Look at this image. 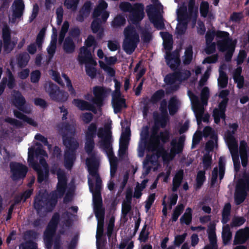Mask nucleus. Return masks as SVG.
Instances as JSON below:
<instances>
[{
	"label": "nucleus",
	"mask_w": 249,
	"mask_h": 249,
	"mask_svg": "<svg viewBox=\"0 0 249 249\" xmlns=\"http://www.w3.org/2000/svg\"><path fill=\"white\" fill-rule=\"evenodd\" d=\"M63 128L67 131L62 136L63 144L66 147L64 164L65 168L70 170L76 160V152L79 147V143L74 138L75 130L72 125L65 122L63 124Z\"/></svg>",
	"instance_id": "1"
},
{
	"label": "nucleus",
	"mask_w": 249,
	"mask_h": 249,
	"mask_svg": "<svg viewBox=\"0 0 249 249\" xmlns=\"http://www.w3.org/2000/svg\"><path fill=\"white\" fill-rule=\"evenodd\" d=\"M57 202V197L54 193L52 192L50 196L46 190L40 191L35 198L34 207L38 213L44 207L48 211H51L54 208Z\"/></svg>",
	"instance_id": "2"
},
{
	"label": "nucleus",
	"mask_w": 249,
	"mask_h": 249,
	"mask_svg": "<svg viewBox=\"0 0 249 249\" xmlns=\"http://www.w3.org/2000/svg\"><path fill=\"white\" fill-rule=\"evenodd\" d=\"M167 65L170 69L175 71L178 81H182L187 80L191 75L188 70L181 71L178 69L180 64V54L178 50L176 49L172 53H167L165 57Z\"/></svg>",
	"instance_id": "3"
},
{
	"label": "nucleus",
	"mask_w": 249,
	"mask_h": 249,
	"mask_svg": "<svg viewBox=\"0 0 249 249\" xmlns=\"http://www.w3.org/2000/svg\"><path fill=\"white\" fill-rule=\"evenodd\" d=\"M248 192H249V174L245 172L243 174L242 178L238 180L235 186L234 202L236 205H240L244 201Z\"/></svg>",
	"instance_id": "4"
},
{
	"label": "nucleus",
	"mask_w": 249,
	"mask_h": 249,
	"mask_svg": "<svg viewBox=\"0 0 249 249\" xmlns=\"http://www.w3.org/2000/svg\"><path fill=\"white\" fill-rule=\"evenodd\" d=\"M86 164L89 174L95 178V186L93 188V192H101L102 181L98 173L99 163L97 160L93 156L87 159Z\"/></svg>",
	"instance_id": "5"
},
{
	"label": "nucleus",
	"mask_w": 249,
	"mask_h": 249,
	"mask_svg": "<svg viewBox=\"0 0 249 249\" xmlns=\"http://www.w3.org/2000/svg\"><path fill=\"white\" fill-rule=\"evenodd\" d=\"M109 92V89L106 87L95 86L93 88V94L94 97L92 98L91 102L97 107L101 108L104 105V100Z\"/></svg>",
	"instance_id": "6"
},
{
	"label": "nucleus",
	"mask_w": 249,
	"mask_h": 249,
	"mask_svg": "<svg viewBox=\"0 0 249 249\" xmlns=\"http://www.w3.org/2000/svg\"><path fill=\"white\" fill-rule=\"evenodd\" d=\"M56 175L58 182L56 186V192H53L58 198L62 197L65 194L67 187V179L65 173L61 169L57 171Z\"/></svg>",
	"instance_id": "7"
},
{
	"label": "nucleus",
	"mask_w": 249,
	"mask_h": 249,
	"mask_svg": "<svg viewBox=\"0 0 249 249\" xmlns=\"http://www.w3.org/2000/svg\"><path fill=\"white\" fill-rule=\"evenodd\" d=\"M10 168L13 180L25 178L28 172V168L19 162H11L10 163Z\"/></svg>",
	"instance_id": "8"
},
{
	"label": "nucleus",
	"mask_w": 249,
	"mask_h": 249,
	"mask_svg": "<svg viewBox=\"0 0 249 249\" xmlns=\"http://www.w3.org/2000/svg\"><path fill=\"white\" fill-rule=\"evenodd\" d=\"M2 38L3 42L4 51L10 53L14 48L15 43L11 41V34L9 27L5 25L2 29Z\"/></svg>",
	"instance_id": "9"
},
{
	"label": "nucleus",
	"mask_w": 249,
	"mask_h": 249,
	"mask_svg": "<svg viewBox=\"0 0 249 249\" xmlns=\"http://www.w3.org/2000/svg\"><path fill=\"white\" fill-rule=\"evenodd\" d=\"M144 6L142 3H136L134 4V9L130 12L129 18L132 24L139 23L144 17Z\"/></svg>",
	"instance_id": "10"
},
{
	"label": "nucleus",
	"mask_w": 249,
	"mask_h": 249,
	"mask_svg": "<svg viewBox=\"0 0 249 249\" xmlns=\"http://www.w3.org/2000/svg\"><path fill=\"white\" fill-rule=\"evenodd\" d=\"M131 135L130 129L129 127L126 128L124 132H123L119 142V156L120 157L124 156L128 149L129 141Z\"/></svg>",
	"instance_id": "11"
},
{
	"label": "nucleus",
	"mask_w": 249,
	"mask_h": 249,
	"mask_svg": "<svg viewBox=\"0 0 249 249\" xmlns=\"http://www.w3.org/2000/svg\"><path fill=\"white\" fill-rule=\"evenodd\" d=\"M36 145L38 146L36 149L31 147L28 149V162L29 165L34 164V163H38L35 160V157L36 158L41 156L47 155L46 152L42 149V145L39 142H36Z\"/></svg>",
	"instance_id": "12"
},
{
	"label": "nucleus",
	"mask_w": 249,
	"mask_h": 249,
	"mask_svg": "<svg viewBox=\"0 0 249 249\" xmlns=\"http://www.w3.org/2000/svg\"><path fill=\"white\" fill-rule=\"evenodd\" d=\"M140 41V37L136 36L132 38H124L123 43V49L127 54H131L135 50Z\"/></svg>",
	"instance_id": "13"
},
{
	"label": "nucleus",
	"mask_w": 249,
	"mask_h": 249,
	"mask_svg": "<svg viewBox=\"0 0 249 249\" xmlns=\"http://www.w3.org/2000/svg\"><path fill=\"white\" fill-rule=\"evenodd\" d=\"M13 12L12 15V22L14 23L17 18L22 17L25 9V5L23 0H15L13 4Z\"/></svg>",
	"instance_id": "14"
},
{
	"label": "nucleus",
	"mask_w": 249,
	"mask_h": 249,
	"mask_svg": "<svg viewBox=\"0 0 249 249\" xmlns=\"http://www.w3.org/2000/svg\"><path fill=\"white\" fill-rule=\"evenodd\" d=\"M37 173V181L38 183H42L43 181H48L49 177V170L48 167L42 169L38 163L30 165Z\"/></svg>",
	"instance_id": "15"
},
{
	"label": "nucleus",
	"mask_w": 249,
	"mask_h": 249,
	"mask_svg": "<svg viewBox=\"0 0 249 249\" xmlns=\"http://www.w3.org/2000/svg\"><path fill=\"white\" fill-rule=\"evenodd\" d=\"M159 127H157L156 131L154 129L152 132V138L154 140L155 143L157 144H163L169 142L170 134L169 130H165L160 132L157 135Z\"/></svg>",
	"instance_id": "16"
},
{
	"label": "nucleus",
	"mask_w": 249,
	"mask_h": 249,
	"mask_svg": "<svg viewBox=\"0 0 249 249\" xmlns=\"http://www.w3.org/2000/svg\"><path fill=\"white\" fill-rule=\"evenodd\" d=\"M215 231V227L214 224H211L208 226V234L210 245L205 246L204 249H217V238Z\"/></svg>",
	"instance_id": "17"
},
{
	"label": "nucleus",
	"mask_w": 249,
	"mask_h": 249,
	"mask_svg": "<svg viewBox=\"0 0 249 249\" xmlns=\"http://www.w3.org/2000/svg\"><path fill=\"white\" fill-rule=\"evenodd\" d=\"M249 239V227L238 230L235 235L233 245L243 244Z\"/></svg>",
	"instance_id": "18"
},
{
	"label": "nucleus",
	"mask_w": 249,
	"mask_h": 249,
	"mask_svg": "<svg viewBox=\"0 0 249 249\" xmlns=\"http://www.w3.org/2000/svg\"><path fill=\"white\" fill-rule=\"evenodd\" d=\"M185 137L184 136H181L178 141L176 139H173L171 142V152L173 153L174 155L179 154L182 153L184 147V142Z\"/></svg>",
	"instance_id": "19"
},
{
	"label": "nucleus",
	"mask_w": 249,
	"mask_h": 249,
	"mask_svg": "<svg viewBox=\"0 0 249 249\" xmlns=\"http://www.w3.org/2000/svg\"><path fill=\"white\" fill-rule=\"evenodd\" d=\"M16 94L14 96L13 104L20 111L27 113L25 105L26 100L24 96L19 91H15Z\"/></svg>",
	"instance_id": "20"
},
{
	"label": "nucleus",
	"mask_w": 249,
	"mask_h": 249,
	"mask_svg": "<svg viewBox=\"0 0 249 249\" xmlns=\"http://www.w3.org/2000/svg\"><path fill=\"white\" fill-rule=\"evenodd\" d=\"M80 51L84 55H78V60L80 63L84 64L89 63L91 64H96V62L92 57L91 53L90 50H89L87 47H81Z\"/></svg>",
	"instance_id": "21"
},
{
	"label": "nucleus",
	"mask_w": 249,
	"mask_h": 249,
	"mask_svg": "<svg viewBox=\"0 0 249 249\" xmlns=\"http://www.w3.org/2000/svg\"><path fill=\"white\" fill-rule=\"evenodd\" d=\"M229 36V34L227 32L215 31L214 30H208L205 35L206 43L213 42V41L215 36L218 38H222L228 37Z\"/></svg>",
	"instance_id": "22"
},
{
	"label": "nucleus",
	"mask_w": 249,
	"mask_h": 249,
	"mask_svg": "<svg viewBox=\"0 0 249 249\" xmlns=\"http://www.w3.org/2000/svg\"><path fill=\"white\" fill-rule=\"evenodd\" d=\"M88 184L89 190L92 194L94 208L102 207L103 201L101 193V192H93L94 184L90 178H88Z\"/></svg>",
	"instance_id": "23"
},
{
	"label": "nucleus",
	"mask_w": 249,
	"mask_h": 249,
	"mask_svg": "<svg viewBox=\"0 0 249 249\" xmlns=\"http://www.w3.org/2000/svg\"><path fill=\"white\" fill-rule=\"evenodd\" d=\"M91 5L92 3L90 1H87L84 3L76 17V20L78 21L83 22L84 18L89 16L91 10Z\"/></svg>",
	"instance_id": "24"
},
{
	"label": "nucleus",
	"mask_w": 249,
	"mask_h": 249,
	"mask_svg": "<svg viewBox=\"0 0 249 249\" xmlns=\"http://www.w3.org/2000/svg\"><path fill=\"white\" fill-rule=\"evenodd\" d=\"M73 102L74 105L81 110H89L92 111L93 113H96V109L95 107L89 103L81 99H74Z\"/></svg>",
	"instance_id": "25"
},
{
	"label": "nucleus",
	"mask_w": 249,
	"mask_h": 249,
	"mask_svg": "<svg viewBox=\"0 0 249 249\" xmlns=\"http://www.w3.org/2000/svg\"><path fill=\"white\" fill-rule=\"evenodd\" d=\"M200 101L193 104V109L196 118L197 123L198 125L201 124L202 116L204 112V106Z\"/></svg>",
	"instance_id": "26"
},
{
	"label": "nucleus",
	"mask_w": 249,
	"mask_h": 249,
	"mask_svg": "<svg viewBox=\"0 0 249 249\" xmlns=\"http://www.w3.org/2000/svg\"><path fill=\"white\" fill-rule=\"evenodd\" d=\"M231 153L232 156L234 169L236 171L239 170L240 168V163L238 154V145L237 144L233 145L232 148H230Z\"/></svg>",
	"instance_id": "27"
},
{
	"label": "nucleus",
	"mask_w": 249,
	"mask_h": 249,
	"mask_svg": "<svg viewBox=\"0 0 249 249\" xmlns=\"http://www.w3.org/2000/svg\"><path fill=\"white\" fill-rule=\"evenodd\" d=\"M101 145L106 151L109 158H115L109 137H106L105 140L102 141Z\"/></svg>",
	"instance_id": "28"
},
{
	"label": "nucleus",
	"mask_w": 249,
	"mask_h": 249,
	"mask_svg": "<svg viewBox=\"0 0 249 249\" xmlns=\"http://www.w3.org/2000/svg\"><path fill=\"white\" fill-rule=\"evenodd\" d=\"M165 92L162 89H160L156 91L149 99V102L153 105L157 104L161 101L165 97Z\"/></svg>",
	"instance_id": "29"
},
{
	"label": "nucleus",
	"mask_w": 249,
	"mask_h": 249,
	"mask_svg": "<svg viewBox=\"0 0 249 249\" xmlns=\"http://www.w3.org/2000/svg\"><path fill=\"white\" fill-rule=\"evenodd\" d=\"M112 105L115 113H118L121 112L123 108L127 107L126 101L124 98L112 101Z\"/></svg>",
	"instance_id": "30"
},
{
	"label": "nucleus",
	"mask_w": 249,
	"mask_h": 249,
	"mask_svg": "<svg viewBox=\"0 0 249 249\" xmlns=\"http://www.w3.org/2000/svg\"><path fill=\"white\" fill-rule=\"evenodd\" d=\"M232 233L229 225L223 226L222 232V238L224 245H228L231 239Z\"/></svg>",
	"instance_id": "31"
},
{
	"label": "nucleus",
	"mask_w": 249,
	"mask_h": 249,
	"mask_svg": "<svg viewBox=\"0 0 249 249\" xmlns=\"http://www.w3.org/2000/svg\"><path fill=\"white\" fill-rule=\"evenodd\" d=\"M75 45L72 39L70 37H67L64 42L63 49L67 53H71L75 50Z\"/></svg>",
	"instance_id": "32"
},
{
	"label": "nucleus",
	"mask_w": 249,
	"mask_h": 249,
	"mask_svg": "<svg viewBox=\"0 0 249 249\" xmlns=\"http://www.w3.org/2000/svg\"><path fill=\"white\" fill-rule=\"evenodd\" d=\"M192 221V210L188 207L186 209L185 212L180 218V223L181 225H189Z\"/></svg>",
	"instance_id": "33"
},
{
	"label": "nucleus",
	"mask_w": 249,
	"mask_h": 249,
	"mask_svg": "<svg viewBox=\"0 0 249 249\" xmlns=\"http://www.w3.org/2000/svg\"><path fill=\"white\" fill-rule=\"evenodd\" d=\"M178 101L176 97L170 98L168 104V109L169 114L171 116L174 115L178 110Z\"/></svg>",
	"instance_id": "34"
},
{
	"label": "nucleus",
	"mask_w": 249,
	"mask_h": 249,
	"mask_svg": "<svg viewBox=\"0 0 249 249\" xmlns=\"http://www.w3.org/2000/svg\"><path fill=\"white\" fill-rule=\"evenodd\" d=\"M53 35H54V39L51 41V45L47 48V52L49 54L50 59H51L54 55L56 49V40H57V32L56 30L53 28Z\"/></svg>",
	"instance_id": "35"
},
{
	"label": "nucleus",
	"mask_w": 249,
	"mask_h": 249,
	"mask_svg": "<svg viewBox=\"0 0 249 249\" xmlns=\"http://www.w3.org/2000/svg\"><path fill=\"white\" fill-rule=\"evenodd\" d=\"M54 234V233L45 230L44 232V240L46 249H52L53 244V237Z\"/></svg>",
	"instance_id": "36"
},
{
	"label": "nucleus",
	"mask_w": 249,
	"mask_h": 249,
	"mask_svg": "<svg viewBox=\"0 0 249 249\" xmlns=\"http://www.w3.org/2000/svg\"><path fill=\"white\" fill-rule=\"evenodd\" d=\"M154 119L156 124H160L162 128H164L166 126L167 121L169 120L168 114L162 115L160 116L157 114L154 113Z\"/></svg>",
	"instance_id": "37"
},
{
	"label": "nucleus",
	"mask_w": 249,
	"mask_h": 249,
	"mask_svg": "<svg viewBox=\"0 0 249 249\" xmlns=\"http://www.w3.org/2000/svg\"><path fill=\"white\" fill-rule=\"evenodd\" d=\"M97 132V125L95 123H91L88 126L85 132V138L94 139Z\"/></svg>",
	"instance_id": "38"
},
{
	"label": "nucleus",
	"mask_w": 249,
	"mask_h": 249,
	"mask_svg": "<svg viewBox=\"0 0 249 249\" xmlns=\"http://www.w3.org/2000/svg\"><path fill=\"white\" fill-rule=\"evenodd\" d=\"M206 171L205 170H199L196 175V189H199L203 185L206 181V177L205 176Z\"/></svg>",
	"instance_id": "39"
},
{
	"label": "nucleus",
	"mask_w": 249,
	"mask_h": 249,
	"mask_svg": "<svg viewBox=\"0 0 249 249\" xmlns=\"http://www.w3.org/2000/svg\"><path fill=\"white\" fill-rule=\"evenodd\" d=\"M231 211V205L230 203H226L222 210L221 222L226 224L230 220V216Z\"/></svg>",
	"instance_id": "40"
},
{
	"label": "nucleus",
	"mask_w": 249,
	"mask_h": 249,
	"mask_svg": "<svg viewBox=\"0 0 249 249\" xmlns=\"http://www.w3.org/2000/svg\"><path fill=\"white\" fill-rule=\"evenodd\" d=\"M29 59L30 56L26 53L19 54L17 57V64L18 67L20 68L25 67L29 62Z\"/></svg>",
	"instance_id": "41"
},
{
	"label": "nucleus",
	"mask_w": 249,
	"mask_h": 249,
	"mask_svg": "<svg viewBox=\"0 0 249 249\" xmlns=\"http://www.w3.org/2000/svg\"><path fill=\"white\" fill-rule=\"evenodd\" d=\"M187 8L186 7H184L182 9H180L179 15H181V13H182V18L184 17L185 16L186 18H188L190 19H192L193 22H196L198 15V7H196V10L192 11L191 13H188V14L187 15Z\"/></svg>",
	"instance_id": "42"
},
{
	"label": "nucleus",
	"mask_w": 249,
	"mask_h": 249,
	"mask_svg": "<svg viewBox=\"0 0 249 249\" xmlns=\"http://www.w3.org/2000/svg\"><path fill=\"white\" fill-rule=\"evenodd\" d=\"M188 22L185 16L181 18V21L178 24L176 32L178 35L181 36L185 34L187 27Z\"/></svg>",
	"instance_id": "43"
},
{
	"label": "nucleus",
	"mask_w": 249,
	"mask_h": 249,
	"mask_svg": "<svg viewBox=\"0 0 249 249\" xmlns=\"http://www.w3.org/2000/svg\"><path fill=\"white\" fill-rule=\"evenodd\" d=\"M228 83V77L225 72L221 70H219V76L218 78V85L221 89L227 87Z\"/></svg>",
	"instance_id": "44"
},
{
	"label": "nucleus",
	"mask_w": 249,
	"mask_h": 249,
	"mask_svg": "<svg viewBox=\"0 0 249 249\" xmlns=\"http://www.w3.org/2000/svg\"><path fill=\"white\" fill-rule=\"evenodd\" d=\"M126 23V20L124 17L121 14L117 15L112 21L111 22V26L113 28H119L124 26Z\"/></svg>",
	"instance_id": "45"
},
{
	"label": "nucleus",
	"mask_w": 249,
	"mask_h": 249,
	"mask_svg": "<svg viewBox=\"0 0 249 249\" xmlns=\"http://www.w3.org/2000/svg\"><path fill=\"white\" fill-rule=\"evenodd\" d=\"M184 209L183 204H178L175 208L172 214V222H176L178 220V217L182 213Z\"/></svg>",
	"instance_id": "46"
},
{
	"label": "nucleus",
	"mask_w": 249,
	"mask_h": 249,
	"mask_svg": "<svg viewBox=\"0 0 249 249\" xmlns=\"http://www.w3.org/2000/svg\"><path fill=\"white\" fill-rule=\"evenodd\" d=\"M85 150L87 153L90 155L92 154L95 147L94 140V139L89 138H85Z\"/></svg>",
	"instance_id": "47"
},
{
	"label": "nucleus",
	"mask_w": 249,
	"mask_h": 249,
	"mask_svg": "<svg viewBox=\"0 0 249 249\" xmlns=\"http://www.w3.org/2000/svg\"><path fill=\"white\" fill-rule=\"evenodd\" d=\"M213 117L214 122L216 124H218L220 122V119L223 120L226 119V114L221 111L218 110L217 108L213 109Z\"/></svg>",
	"instance_id": "48"
},
{
	"label": "nucleus",
	"mask_w": 249,
	"mask_h": 249,
	"mask_svg": "<svg viewBox=\"0 0 249 249\" xmlns=\"http://www.w3.org/2000/svg\"><path fill=\"white\" fill-rule=\"evenodd\" d=\"M210 96V90L207 87H204L200 93V101L203 105H207Z\"/></svg>",
	"instance_id": "49"
},
{
	"label": "nucleus",
	"mask_w": 249,
	"mask_h": 249,
	"mask_svg": "<svg viewBox=\"0 0 249 249\" xmlns=\"http://www.w3.org/2000/svg\"><path fill=\"white\" fill-rule=\"evenodd\" d=\"M124 38H132L135 36L139 37V34L136 32L135 28L131 26H129L126 27L124 30Z\"/></svg>",
	"instance_id": "50"
},
{
	"label": "nucleus",
	"mask_w": 249,
	"mask_h": 249,
	"mask_svg": "<svg viewBox=\"0 0 249 249\" xmlns=\"http://www.w3.org/2000/svg\"><path fill=\"white\" fill-rule=\"evenodd\" d=\"M69 94L68 92L59 89L58 93L55 96L53 101L63 103L67 100Z\"/></svg>",
	"instance_id": "51"
},
{
	"label": "nucleus",
	"mask_w": 249,
	"mask_h": 249,
	"mask_svg": "<svg viewBox=\"0 0 249 249\" xmlns=\"http://www.w3.org/2000/svg\"><path fill=\"white\" fill-rule=\"evenodd\" d=\"M46 29L45 28H42L37 34L36 40V44L37 45L39 49L42 48V44L44 41Z\"/></svg>",
	"instance_id": "52"
},
{
	"label": "nucleus",
	"mask_w": 249,
	"mask_h": 249,
	"mask_svg": "<svg viewBox=\"0 0 249 249\" xmlns=\"http://www.w3.org/2000/svg\"><path fill=\"white\" fill-rule=\"evenodd\" d=\"M193 47L191 45L189 46L185 51V58L183 60V63L185 65L189 64L193 58Z\"/></svg>",
	"instance_id": "53"
},
{
	"label": "nucleus",
	"mask_w": 249,
	"mask_h": 249,
	"mask_svg": "<svg viewBox=\"0 0 249 249\" xmlns=\"http://www.w3.org/2000/svg\"><path fill=\"white\" fill-rule=\"evenodd\" d=\"M158 10L156 5L149 4L146 7V12L150 20L153 18H156L155 13L158 12Z\"/></svg>",
	"instance_id": "54"
},
{
	"label": "nucleus",
	"mask_w": 249,
	"mask_h": 249,
	"mask_svg": "<svg viewBox=\"0 0 249 249\" xmlns=\"http://www.w3.org/2000/svg\"><path fill=\"white\" fill-rule=\"evenodd\" d=\"M211 139V140H209L206 142L205 145V149L208 151H212L213 150L214 146V142L213 141H215L216 143L217 142L218 138L216 134L214 133L212 134Z\"/></svg>",
	"instance_id": "55"
},
{
	"label": "nucleus",
	"mask_w": 249,
	"mask_h": 249,
	"mask_svg": "<svg viewBox=\"0 0 249 249\" xmlns=\"http://www.w3.org/2000/svg\"><path fill=\"white\" fill-rule=\"evenodd\" d=\"M175 71L174 72L167 74L164 79V81L167 85H175L176 81H178V79L176 76Z\"/></svg>",
	"instance_id": "56"
},
{
	"label": "nucleus",
	"mask_w": 249,
	"mask_h": 249,
	"mask_svg": "<svg viewBox=\"0 0 249 249\" xmlns=\"http://www.w3.org/2000/svg\"><path fill=\"white\" fill-rule=\"evenodd\" d=\"M111 131L107 129H105L103 127H100L98 129H97L96 135H97L99 138L103 139V141L105 140L106 137L107 136L109 137V141H110L111 137Z\"/></svg>",
	"instance_id": "57"
},
{
	"label": "nucleus",
	"mask_w": 249,
	"mask_h": 249,
	"mask_svg": "<svg viewBox=\"0 0 249 249\" xmlns=\"http://www.w3.org/2000/svg\"><path fill=\"white\" fill-rule=\"evenodd\" d=\"M101 24L102 20L100 18H94L91 24L92 32L95 34L98 33L100 29L102 30Z\"/></svg>",
	"instance_id": "58"
},
{
	"label": "nucleus",
	"mask_w": 249,
	"mask_h": 249,
	"mask_svg": "<svg viewBox=\"0 0 249 249\" xmlns=\"http://www.w3.org/2000/svg\"><path fill=\"white\" fill-rule=\"evenodd\" d=\"M165 150L163 144H157L155 143L152 146V151L156 152L155 154L157 158H159L160 157L162 158Z\"/></svg>",
	"instance_id": "59"
},
{
	"label": "nucleus",
	"mask_w": 249,
	"mask_h": 249,
	"mask_svg": "<svg viewBox=\"0 0 249 249\" xmlns=\"http://www.w3.org/2000/svg\"><path fill=\"white\" fill-rule=\"evenodd\" d=\"M209 10V4L207 1H202L200 5V13L201 16L206 18Z\"/></svg>",
	"instance_id": "60"
},
{
	"label": "nucleus",
	"mask_w": 249,
	"mask_h": 249,
	"mask_svg": "<svg viewBox=\"0 0 249 249\" xmlns=\"http://www.w3.org/2000/svg\"><path fill=\"white\" fill-rule=\"evenodd\" d=\"M184 177V172L182 169L178 170L173 179V183L180 185Z\"/></svg>",
	"instance_id": "61"
},
{
	"label": "nucleus",
	"mask_w": 249,
	"mask_h": 249,
	"mask_svg": "<svg viewBox=\"0 0 249 249\" xmlns=\"http://www.w3.org/2000/svg\"><path fill=\"white\" fill-rule=\"evenodd\" d=\"M212 163V156L209 154H205L203 158V170H207L211 167Z\"/></svg>",
	"instance_id": "62"
},
{
	"label": "nucleus",
	"mask_w": 249,
	"mask_h": 249,
	"mask_svg": "<svg viewBox=\"0 0 249 249\" xmlns=\"http://www.w3.org/2000/svg\"><path fill=\"white\" fill-rule=\"evenodd\" d=\"M147 225L144 224L140 232L138 239L141 242H145L148 239L149 232L146 231Z\"/></svg>",
	"instance_id": "63"
},
{
	"label": "nucleus",
	"mask_w": 249,
	"mask_h": 249,
	"mask_svg": "<svg viewBox=\"0 0 249 249\" xmlns=\"http://www.w3.org/2000/svg\"><path fill=\"white\" fill-rule=\"evenodd\" d=\"M95 216L98 219L104 221L105 214V209L102 207L94 208Z\"/></svg>",
	"instance_id": "64"
}]
</instances>
